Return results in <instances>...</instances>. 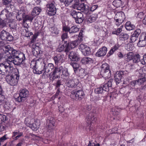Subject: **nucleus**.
<instances>
[{
	"label": "nucleus",
	"mask_w": 146,
	"mask_h": 146,
	"mask_svg": "<svg viewBox=\"0 0 146 146\" xmlns=\"http://www.w3.org/2000/svg\"><path fill=\"white\" fill-rule=\"evenodd\" d=\"M73 0H60L61 3H63L66 6H68Z\"/></svg>",
	"instance_id": "nucleus-50"
},
{
	"label": "nucleus",
	"mask_w": 146,
	"mask_h": 146,
	"mask_svg": "<svg viewBox=\"0 0 146 146\" xmlns=\"http://www.w3.org/2000/svg\"><path fill=\"white\" fill-rule=\"evenodd\" d=\"M42 60L41 59H38L36 60H33L31 62L30 66L33 69V72L35 74H39L38 71H40L39 67L42 63Z\"/></svg>",
	"instance_id": "nucleus-6"
},
{
	"label": "nucleus",
	"mask_w": 146,
	"mask_h": 146,
	"mask_svg": "<svg viewBox=\"0 0 146 146\" xmlns=\"http://www.w3.org/2000/svg\"><path fill=\"white\" fill-rule=\"evenodd\" d=\"M25 12L23 11H19L18 12L16 17L18 20L20 21L23 19L25 16Z\"/></svg>",
	"instance_id": "nucleus-28"
},
{
	"label": "nucleus",
	"mask_w": 146,
	"mask_h": 146,
	"mask_svg": "<svg viewBox=\"0 0 146 146\" xmlns=\"http://www.w3.org/2000/svg\"><path fill=\"white\" fill-rule=\"evenodd\" d=\"M50 31L52 33H54L55 35H58L59 33V30L56 27H53L50 28Z\"/></svg>",
	"instance_id": "nucleus-47"
},
{
	"label": "nucleus",
	"mask_w": 146,
	"mask_h": 146,
	"mask_svg": "<svg viewBox=\"0 0 146 146\" xmlns=\"http://www.w3.org/2000/svg\"><path fill=\"white\" fill-rule=\"evenodd\" d=\"M96 114L93 113H90L88 115L86 118V122L88 124H91L92 123H94L96 122L97 120Z\"/></svg>",
	"instance_id": "nucleus-15"
},
{
	"label": "nucleus",
	"mask_w": 146,
	"mask_h": 146,
	"mask_svg": "<svg viewBox=\"0 0 146 146\" xmlns=\"http://www.w3.org/2000/svg\"><path fill=\"white\" fill-rule=\"evenodd\" d=\"M125 47V48L128 51L132 50L134 48L133 46L129 44H127Z\"/></svg>",
	"instance_id": "nucleus-63"
},
{
	"label": "nucleus",
	"mask_w": 146,
	"mask_h": 146,
	"mask_svg": "<svg viewBox=\"0 0 146 146\" xmlns=\"http://www.w3.org/2000/svg\"><path fill=\"white\" fill-rule=\"evenodd\" d=\"M113 81V79H110L107 82L101 85V86L103 88V89L105 91V92L109 91V88L111 87L112 82Z\"/></svg>",
	"instance_id": "nucleus-20"
},
{
	"label": "nucleus",
	"mask_w": 146,
	"mask_h": 146,
	"mask_svg": "<svg viewBox=\"0 0 146 146\" xmlns=\"http://www.w3.org/2000/svg\"><path fill=\"white\" fill-rule=\"evenodd\" d=\"M123 27V25H121L119 28H117V30H115V31H113L112 34L116 35H119L122 31V28Z\"/></svg>",
	"instance_id": "nucleus-44"
},
{
	"label": "nucleus",
	"mask_w": 146,
	"mask_h": 146,
	"mask_svg": "<svg viewBox=\"0 0 146 146\" xmlns=\"http://www.w3.org/2000/svg\"><path fill=\"white\" fill-rule=\"evenodd\" d=\"M32 51L33 55L36 56L40 53V50L39 47L36 44H33L31 45Z\"/></svg>",
	"instance_id": "nucleus-17"
},
{
	"label": "nucleus",
	"mask_w": 146,
	"mask_h": 146,
	"mask_svg": "<svg viewBox=\"0 0 146 146\" xmlns=\"http://www.w3.org/2000/svg\"><path fill=\"white\" fill-rule=\"evenodd\" d=\"M82 53L84 56L90 54L91 53L90 48L88 46L85 49L82 51Z\"/></svg>",
	"instance_id": "nucleus-42"
},
{
	"label": "nucleus",
	"mask_w": 146,
	"mask_h": 146,
	"mask_svg": "<svg viewBox=\"0 0 146 146\" xmlns=\"http://www.w3.org/2000/svg\"><path fill=\"white\" fill-rule=\"evenodd\" d=\"M69 44L70 45V46L72 47V48H75L76 46H77L78 43V40H76L72 41H71L70 42H68Z\"/></svg>",
	"instance_id": "nucleus-51"
},
{
	"label": "nucleus",
	"mask_w": 146,
	"mask_h": 146,
	"mask_svg": "<svg viewBox=\"0 0 146 146\" xmlns=\"http://www.w3.org/2000/svg\"><path fill=\"white\" fill-rule=\"evenodd\" d=\"M84 19L83 14L80 12H78L76 18L75 19L76 22L77 23H82Z\"/></svg>",
	"instance_id": "nucleus-26"
},
{
	"label": "nucleus",
	"mask_w": 146,
	"mask_h": 146,
	"mask_svg": "<svg viewBox=\"0 0 146 146\" xmlns=\"http://www.w3.org/2000/svg\"><path fill=\"white\" fill-rule=\"evenodd\" d=\"M57 70L58 72V74L60 75L61 72L62 74H61V78L64 79L67 77H68L69 75V74L68 72V69L64 67L61 66H56Z\"/></svg>",
	"instance_id": "nucleus-9"
},
{
	"label": "nucleus",
	"mask_w": 146,
	"mask_h": 146,
	"mask_svg": "<svg viewBox=\"0 0 146 146\" xmlns=\"http://www.w3.org/2000/svg\"><path fill=\"white\" fill-rule=\"evenodd\" d=\"M120 46L118 44H115L110 50L109 52V54L110 55H111L117 50H118L119 47Z\"/></svg>",
	"instance_id": "nucleus-36"
},
{
	"label": "nucleus",
	"mask_w": 146,
	"mask_h": 146,
	"mask_svg": "<svg viewBox=\"0 0 146 146\" xmlns=\"http://www.w3.org/2000/svg\"><path fill=\"white\" fill-rule=\"evenodd\" d=\"M54 1L50 2L46 5L47 14L49 16L55 15L56 12V9Z\"/></svg>",
	"instance_id": "nucleus-8"
},
{
	"label": "nucleus",
	"mask_w": 146,
	"mask_h": 146,
	"mask_svg": "<svg viewBox=\"0 0 146 146\" xmlns=\"http://www.w3.org/2000/svg\"><path fill=\"white\" fill-rule=\"evenodd\" d=\"M125 18L124 13L122 12H121L116 13L115 15L114 19H116L120 21H122L123 22Z\"/></svg>",
	"instance_id": "nucleus-25"
},
{
	"label": "nucleus",
	"mask_w": 146,
	"mask_h": 146,
	"mask_svg": "<svg viewBox=\"0 0 146 146\" xmlns=\"http://www.w3.org/2000/svg\"><path fill=\"white\" fill-rule=\"evenodd\" d=\"M0 38L2 40H7L9 41H13L14 39L13 36L8 32L3 30L0 35Z\"/></svg>",
	"instance_id": "nucleus-10"
},
{
	"label": "nucleus",
	"mask_w": 146,
	"mask_h": 146,
	"mask_svg": "<svg viewBox=\"0 0 146 146\" xmlns=\"http://www.w3.org/2000/svg\"><path fill=\"white\" fill-rule=\"evenodd\" d=\"M7 120L6 115L3 114H0V125L3 126L2 124L4 123Z\"/></svg>",
	"instance_id": "nucleus-38"
},
{
	"label": "nucleus",
	"mask_w": 146,
	"mask_h": 146,
	"mask_svg": "<svg viewBox=\"0 0 146 146\" xmlns=\"http://www.w3.org/2000/svg\"><path fill=\"white\" fill-rule=\"evenodd\" d=\"M8 62H3L1 64L7 74L10 72L11 69L13 68V67L10 63H9Z\"/></svg>",
	"instance_id": "nucleus-18"
},
{
	"label": "nucleus",
	"mask_w": 146,
	"mask_h": 146,
	"mask_svg": "<svg viewBox=\"0 0 146 146\" xmlns=\"http://www.w3.org/2000/svg\"><path fill=\"white\" fill-rule=\"evenodd\" d=\"M134 54L132 52H128L127 55V58L126 60L127 62L131 60L132 61L133 60L134 57Z\"/></svg>",
	"instance_id": "nucleus-43"
},
{
	"label": "nucleus",
	"mask_w": 146,
	"mask_h": 146,
	"mask_svg": "<svg viewBox=\"0 0 146 146\" xmlns=\"http://www.w3.org/2000/svg\"><path fill=\"white\" fill-rule=\"evenodd\" d=\"M5 48H6L0 50V61L4 59V54L7 53V51H6V49Z\"/></svg>",
	"instance_id": "nucleus-48"
},
{
	"label": "nucleus",
	"mask_w": 146,
	"mask_h": 146,
	"mask_svg": "<svg viewBox=\"0 0 146 146\" xmlns=\"http://www.w3.org/2000/svg\"><path fill=\"white\" fill-rule=\"evenodd\" d=\"M39 67L40 68V71H38L39 74H40L44 71L42 74V76L45 77L48 76V73L50 72L55 67L54 64L51 63H48L44 61L43 60L41 65Z\"/></svg>",
	"instance_id": "nucleus-1"
},
{
	"label": "nucleus",
	"mask_w": 146,
	"mask_h": 146,
	"mask_svg": "<svg viewBox=\"0 0 146 146\" xmlns=\"http://www.w3.org/2000/svg\"><path fill=\"white\" fill-rule=\"evenodd\" d=\"M25 56L20 57H16L10 58V59H7V61L10 62H12L14 65H19L22 63L23 61L25 60Z\"/></svg>",
	"instance_id": "nucleus-12"
},
{
	"label": "nucleus",
	"mask_w": 146,
	"mask_h": 146,
	"mask_svg": "<svg viewBox=\"0 0 146 146\" xmlns=\"http://www.w3.org/2000/svg\"><path fill=\"white\" fill-rule=\"evenodd\" d=\"M10 46L9 45H6L5 42L3 40L0 41V50L5 48L6 46Z\"/></svg>",
	"instance_id": "nucleus-60"
},
{
	"label": "nucleus",
	"mask_w": 146,
	"mask_h": 146,
	"mask_svg": "<svg viewBox=\"0 0 146 146\" xmlns=\"http://www.w3.org/2000/svg\"><path fill=\"white\" fill-rule=\"evenodd\" d=\"M6 51L7 52H9V54H7V58L10 59V58L25 56V54L19 50H16L14 49L10 46H6Z\"/></svg>",
	"instance_id": "nucleus-2"
},
{
	"label": "nucleus",
	"mask_w": 146,
	"mask_h": 146,
	"mask_svg": "<svg viewBox=\"0 0 146 146\" xmlns=\"http://www.w3.org/2000/svg\"><path fill=\"white\" fill-rule=\"evenodd\" d=\"M126 30L128 31L132 30L135 28V26L133 24H132L130 21L127 22L125 25Z\"/></svg>",
	"instance_id": "nucleus-33"
},
{
	"label": "nucleus",
	"mask_w": 146,
	"mask_h": 146,
	"mask_svg": "<svg viewBox=\"0 0 146 146\" xmlns=\"http://www.w3.org/2000/svg\"><path fill=\"white\" fill-rule=\"evenodd\" d=\"M35 121V119L31 117H28L25 118V123L27 126L29 127L30 125Z\"/></svg>",
	"instance_id": "nucleus-29"
},
{
	"label": "nucleus",
	"mask_w": 146,
	"mask_h": 146,
	"mask_svg": "<svg viewBox=\"0 0 146 146\" xmlns=\"http://www.w3.org/2000/svg\"><path fill=\"white\" fill-rule=\"evenodd\" d=\"M14 6L12 4H10L9 5H7L6 7V9L3 10L1 12V13L0 14V17L1 18L0 19L3 20V21L4 19H6L8 17H10L12 16V13L10 9H12L14 8ZM6 24V23H5ZM6 25H5V26Z\"/></svg>",
	"instance_id": "nucleus-4"
},
{
	"label": "nucleus",
	"mask_w": 146,
	"mask_h": 146,
	"mask_svg": "<svg viewBox=\"0 0 146 146\" xmlns=\"http://www.w3.org/2000/svg\"><path fill=\"white\" fill-rule=\"evenodd\" d=\"M66 46H65V52H66L67 53L69 51H70L71 49H72V47L70 46V45L69 44V43L68 42H67V43Z\"/></svg>",
	"instance_id": "nucleus-59"
},
{
	"label": "nucleus",
	"mask_w": 146,
	"mask_h": 146,
	"mask_svg": "<svg viewBox=\"0 0 146 146\" xmlns=\"http://www.w3.org/2000/svg\"><path fill=\"white\" fill-rule=\"evenodd\" d=\"M107 51V48L105 46H103L98 50L96 55L98 57L104 56L106 54Z\"/></svg>",
	"instance_id": "nucleus-21"
},
{
	"label": "nucleus",
	"mask_w": 146,
	"mask_h": 146,
	"mask_svg": "<svg viewBox=\"0 0 146 146\" xmlns=\"http://www.w3.org/2000/svg\"><path fill=\"white\" fill-rule=\"evenodd\" d=\"M95 92L96 94H102L103 93H104L105 92L103 89V88L101 86L100 87L96 88L95 89Z\"/></svg>",
	"instance_id": "nucleus-45"
},
{
	"label": "nucleus",
	"mask_w": 146,
	"mask_h": 146,
	"mask_svg": "<svg viewBox=\"0 0 146 146\" xmlns=\"http://www.w3.org/2000/svg\"><path fill=\"white\" fill-rule=\"evenodd\" d=\"M108 70H110L109 69V65L106 63L103 64L101 67V70L100 72H103Z\"/></svg>",
	"instance_id": "nucleus-40"
},
{
	"label": "nucleus",
	"mask_w": 146,
	"mask_h": 146,
	"mask_svg": "<svg viewBox=\"0 0 146 146\" xmlns=\"http://www.w3.org/2000/svg\"><path fill=\"white\" fill-rule=\"evenodd\" d=\"M69 58L72 61H78L79 60L78 54L76 52L71 51L69 55Z\"/></svg>",
	"instance_id": "nucleus-23"
},
{
	"label": "nucleus",
	"mask_w": 146,
	"mask_h": 146,
	"mask_svg": "<svg viewBox=\"0 0 146 146\" xmlns=\"http://www.w3.org/2000/svg\"><path fill=\"white\" fill-rule=\"evenodd\" d=\"M123 71H118L116 72L114 76V80L117 84H118L121 82L122 76L124 74Z\"/></svg>",
	"instance_id": "nucleus-16"
},
{
	"label": "nucleus",
	"mask_w": 146,
	"mask_h": 146,
	"mask_svg": "<svg viewBox=\"0 0 146 146\" xmlns=\"http://www.w3.org/2000/svg\"><path fill=\"white\" fill-rule=\"evenodd\" d=\"M123 4L121 0H115L113 2V5L116 7H120Z\"/></svg>",
	"instance_id": "nucleus-37"
},
{
	"label": "nucleus",
	"mask_w": 146,
	"mask_h": 146,
	"mask_svg": "<svg viewBox=\"0 0 146 146\" xmlns=\"http://www.w3.org/2000/svg\"><path fill=\"white\" fill-rule=\"evenodd\" d=\"M137 84H138L137 80H133L129 83L128 84V86L132 88L135 87Z\"/></svg>",
	"instance_id": "nucleus-53"
},
{
	"label": "nucleus",
	"mask_w": 146,
	"mask_h": 146,
	"mask_svg": "<svg viewBox=\"0 0 146 146\" xmlns=\"http://www.w3.org/2000/svg\"><path fill=\"white\" fill-rule=\"evenodd\" d=\"M74 7L80 11L86 14L89 13V10L88 9V5H85L84 3L79 4L78 2L74 4Z\"/></svg>",
	"instance_id": "nucleus-11"
},
{
	"label": "nucleus",
	"mask_w": 146,
	"mask_h": 146,
	"mask_svg": "<svg viewBox=\"0 0 146 146\" xmlns=\"http://www.w3.org/2000/svg\"><path fill=\"white\" fill-rule=\"evenodd\" d=\"M140 57V56L139 54H135V55H134L132 61L135 63H138L139 61L141 62Z\"/></svg>",
	"instance_id": "nucleus-41"
},
{
	"label": "nucleus",
	"mask_w": 146,
	"mask_h": 146,
	"mask_svg": "<svg viewBox=\"0 0 146 146\" xmlns=\"http://www.w3.org/2000/svg\"><path fill=\"white\" fill-rule=\"evenodd\" d=\"M139 40L137 43L139 47H144L146 45V32H142L140 35Z\"/></svg>",
	"instance_id": "nucleus-14"
},
{
	"label": "nucleus",
	"mask_w": 146,
	"mask_h": 146,
	"mask_svg": "<svg viewBox=\"0 0 146 146\" xmlns=\"http://www.w3.org/2000/svg\"><path fill=\"white\" fill-rule=\"evenodd\" d=\"M107 71H105L103 72H100V74L105 79L110 77L111 76V73L110 70H108Z\"/></svg>",
	"instance_id": "nucleus-27"
},
{
	"label": "nucleus",
	"mask_w": 146,
	"mask_h": 146,
	"mask_svg": "<svg viewBox=\"0 0 146 146\" xmlns=\"http://www.w3.org/2000/svg\"><path fill=\"white\" fill-rule=\"evenodd\" d=\"M79 81L77 79H73L69 80L66 83V85L69 88H76L77 90L79 86Z\"/></svg>",
	"instance_id": "nucleus-13"
},
{
	"label": "nucleus",
	"mask_w": 146,
	"mask_h": 146,
	"mask_svg": "<svg viewBox=\"0 0 146 146\" xmlns=\"http://www.w3.org/2000/svg\"><path fill=\"white\" fill-rule=\"evenodd\" d=\"M52 73V75L50 77V80L53 81L56 78H60V74H58V72L56 66H55V67Z\"/></svg>",
	"instance_id": "nucleus-22"
},
{
	"label": "nucleus",
	"mask_w": 146,
	"mask_h": 146,
	"mask_svg": "<svg viewBox=\"0 0 146 146\" xmlns=\"http://www.w3.org/2000/svg\"><path fill=\"white\" fill-rule=\"evenodd\" d=\"M87 46H88L85 44L81 43L79 46V48L82 52Z\"/></svg>",
	"instance_id": "nucleus-62"
},
{
	"label": "nucleus",
	"mask_w": 146,
	"mask_h": 146,
	"mask_svg": "<svg viewBox=\"0 0 146 146\" xmlns=\"http://www.w3.org/2000/svg\"><path fill=\"white\" fill-rule=\"evenodd\" d=\"M64 56L62 54H58L53 57V60L56 65L58 63H62L64 62Z\"/></svg>",
	"instance_id": "nucleus-19"
},
{
	"label": "nucleus",
	"mask_w": 146,
	"mask_h": 146,
	"mask_svg": "<svg viewBox=\"0 0 146 146\" xmlns=\"http://www.w3.org/2000/svg\"><path fill=\"white\" fill-rule=\"evenodd\" d=\"M137 81L138 85H140L143 84L146 81V74L144 73L140 74L139 78Z\"/></svg>",
	"instance_id": "nucleus-24"
},
{
	"label": "nucleus",
	"mask_w": 146,
	"mask_h": 146,
	"mask_svg": "<svg viewBox=\"0 0 146 146\" xmlns=\"http://www.w3.org/2000/svg\"><path fill=\"white\" fill-rule=\"evenodd\" d=\"M97 18V14H92L88 19V22L91 23L96 20Z\"/></svg>",
	"instance_id": "nucleus-34"
},
{
	"label": "nucleus",
	"mask_w": 146,
	"mask_h": 146,
	"mask_svg": "<svg viewBox=\"0 0 146 146\" xmlns=\"http://www.w3.org/2000/svg\"><path fill=\"white\" fill-rule=\"evenodd\" d=\"M93 61V59L91 58L88 57H85L82 59L81 62L83 64H86L92 63Z\"/></svg>",
	"instance_id": "nucleus-30"
},
{
	"label": "nucleus",
	"mask_w": 146,
	"mask_h": 146,
	"mask_svg": "<svg viewBox=\"0 0 146 146\" xmlns=\"http://www.w3.org/2000/svg\"><path fill=\"white\" fill-rule=\"evenodd\" d=\"M84 93L82 90L75 89L71 92L70 97L76 101H80L84 98Z\"/></svg>",
	"instance_id": "nucleus-5"
},
{
	"label": "nucleus",
	"mask_w": 146,
	"mask_h": 146,
	"mask_svg": "<svg viewBox=\"0 0 146 146\" xmlns=\"http://www.w3.org/2000/svg\"><path fill=\"white\" fill-rule=\"evenodd\" d=\"M138 38V37H137L135 36L133 34H132L130 36V42L131 43L134 42L137 40Z\"/></svg>",
	"instance_id": "nucleus-55"
},
{
	"label": "nucleus",
	"mask_w": 146,
	"mask_h": 146,
	"mask_svg": "<svg viewBox=\"0 0 146 146\" xmlns=\"http://www.w3.org/2000/svg\"><path fill=\"white\" fill-rule=\"evenodd\" d=\"M68 36V33H62L61 36V38L62 40V43H64V41H67L64 40L67 38Z\"/></svg>",
	"instance_id": "nucleus-54"
},
{
	"label": "nucleus",
	"mask_w": 146,
	"mask_h": 146,
	"mask_svg": "<svg viewBox=\"0 0 146 146\" xmlns=\"http://www.w3.org/2000/svg\"><path fill=\"white\" fill-rule=\"evenodd\" d=\"M79 31V29L76 26H73L70 28L69 33L72 35L78 32Z\"/></svg>",
	"instance_id": "nucleus-35"
},
{
	"label": "nucleus",
	"mask_w": 146,
	"mask_h": 146,
	"mask_svg": "<svg viewBox=\"0 0 146 146\" xmlns=\"http://www.w3.org/2000/svg\"><path fill=\"white\" fill-rule=\"evenodd\" d=\"M67 43V41H64V43H63V44L59 46L57 49V50L59 52H61L64 50L65 48V46H66Z\"/></svg>",
	"instance_id": "nucleus-49"
},
{
	"label": "nucleus",
	"mask_w": 146,
	"mask_h": 146,
	"mask_svg": "<svg viewBox=\"0 0 146 146\" xmlns=\"http://www.w3.org/2000/svg\"><path fill=\"white\" fill-rule=\"evenodd\" d=\"M29 94V91L27 89H22L20 90L19 94L15 95L14 98L16 101L20 102L26 100Z\"/></svg>",
	"instance_id": "nucleus-3"
},
{
	"label": "nucleus",
	"mask_w": 146,
	"mask_h": 146,
	"mask_svg": "<svg viewBox=\"0 0 146 146\" xmlns=\"http://www.w3.org/2000/svg\"><path fill=\"white\" fill-rule=\"evenodd\" d=\"M129 37V35L128 34L125 33H122L119 35V38L120 40L125 41L127 40Z\"/></svg>",
	"instance_id": "nucleus-32"
},
{
	"label": "nucleus",
	"mask_w": 146,
	"mask_h": 146,
	"mask_svg": "<svg viewBox=\"0 0 146 146\" xmlns=\"http://www.w3.org/2000/svg\"><path fill=\"white\" fill-rule=\"evenodd\" d=\"M141 33V30L139 29H137L135 30L133 34L138 37Z\"/></svg>",
	"instance_id": "nucleus-61"
},
{
	"label": "nucleus",
	"mask_w": 146,
	"mask_h": 146,
	"mask_svg": "<svg viewBox=\"0 0 146 146\" xmlns=\"http://www.w3.org/2000/svg\"><path fill=\"white\" fill-rule=\"evenodd\" d=\"M47 121L49 122V125H48H48L51 127L54 126V119L53 117H51L50 119H48Z\"/></svg>",
	"instance_id": "nucleus-56"
},
{
	"label": "nucleus",
	"mask_w": 146,
	"mask_h": 146,
	"mask_svg": "<svg viewBox=\"0 0 146 146\" xmlns=\"http://www.w3.org/2000/svg\"><path fill=\"white\" fill-rule=\"evenodd\" d=\"M38 126L36 124V122L33 123L29 127H31L33 130L36 131L38 128Z\"/></svg>",
	"instance_id": "nucleus-58"
},
{
	"label": "nucleus",
	"mask_w": 146,
	"mask_h": 146,
	"mask_svg": "<svg viewBox=\"0 0 146 146\" xmlns=\"http://www.w3.org/2000/svg\"><path fill=\"white\" fill-rule=\"evenodd\" d=\"M16 24L14 21H13L9 23V26L11 28L14 29L16 27Z\"/></svg>",
	"instance_id": "nucleus-64"
},
{
	"label": "nucleus",
	"mask_w": 146,
	"mask_h": 146,
	"mask_svg": "<svg viewBox=\"0 0 146 146\" xmlns=\"http://www.w3.org/2000/svg\"><path fill=\"white\" fill-rule=\"evenodd\" d=\"M41 9L38 7H34L33 10L31 14L32 16H35L39 15L41 11Z\"/></svg>",
	"instance_id": "nucleus-31"
},
{
	"label": "nucleus",
	"mask_w": 146,
	"mask_h": 146,
	"mask_svg": "<svg viewBox=\"0 0 146 146\" xmlns=\"http://www.w3.org/2000/svg\"><path fill=\"white\" fill-rule=\"evenodd\" d=\"M5 96L2 94H0V104L2 105L5 103Z\"/></svg>",
	"instance_id": "nucleus-57"
},
{
	"label": "nucleus",
	"mask_w": 146,
	"mask_h": 146,
	"mask_svg": "<svg viewBox=\"0 0 146 146\" xmlns=\"http://www.w3.org/2000/svg\"><path fill=\"white\" fill-rule=\"evenodd\" d=\"M98 7V6L97 5H92L91 7H89L88 6V9L89 10V13H90V11L93 12L96 10L97 8Z\"/></svg>",
	"instance_id": "nucleus-52"
},
{
	"label": "nucleus",
	"mask_w": 146,
	"mask_h": 146,
	"mask_svg": "<svg viewBox=\"0 0 146 146\" xmlns=\"http://www.w3.org/2000/svg\"><path fill=\"white\" fill-rule=\"evenodd\" d=\"M71 65H72L74 68V72L76 73L77 70L79 67V64L75 62L71 63Z\"/></svg>",
	"instance_id": "nucleus-46"
},
{
	"label": "nucleus",
	"mask_w": 146,
	"mask_h": 146,
	"mask_svg": "<svg viewBox=\"0 0 146 146\" xmlns=\"http://www.w3.org/2000/svg\"><path fill=\"white\" fill-rule=\"evenodd\" d=\"M33 17L29 15H26L25 14V16L24 19L23 20V23H25L27 21H29L32 22L33 20Z\"/></svg>",
	"instance_id": "nucleus-39"
},
{
	"label": "nucleus",
	"mask_w": 146,
	"mask_h": 146,
	"mask_svg": "<svg viewBox=\"0 0 146 146\" xmlns=\"http://www.w3.org/2000/svg\"><path fill=\"white\" fill-rule=\"evenodd\" d=\"M19 77V73H18L14 76L8 75L7 76L6 79L8 84L11 86H14L17 84Z\"/></svg>",
	"instance_id": "nucleus-7"
}]
</instances>
